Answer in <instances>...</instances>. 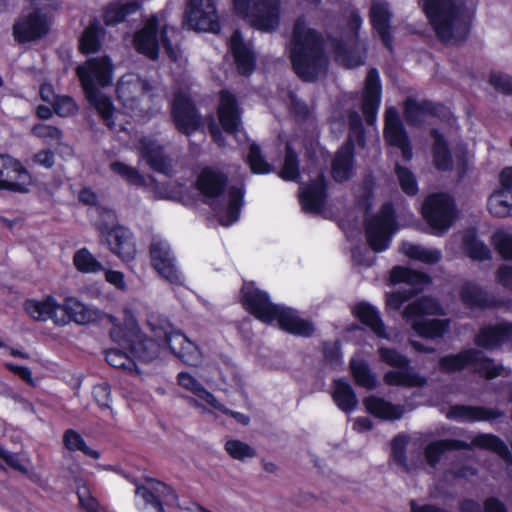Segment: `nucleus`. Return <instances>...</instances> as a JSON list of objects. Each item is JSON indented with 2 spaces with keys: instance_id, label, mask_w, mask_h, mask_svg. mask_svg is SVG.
I'll return each mask as SVG.
<instances>
[{
  "instance_id": "nucleus-1",
  "label": "nucleus",
  "mask_w": 512,
  "mask_h": 512,
  "mask_svg": "<svg viewBox=\"0 0 512 512\" xmlns=\"http://www.w3.org/2000/svg\"><path fill=\"white\" fill-rule=\"evenodd\" d=\"M437 37L444 43L464 41L470 28L475 5L456 0H419Z\"/></svg>"
},
{
  "instance_id": "nucleus-2",
  "label": "nucleus",
  "mask_w": 512,
  "mask_h": 512,
  "mask_svg": "<svg viewBox=\"0 0 512 512\" xmlns=\"http://www.w3.org/2000/svg\"><path fill=\"white\" fill-rule=\"evenodd\" d=\"M290 58L297 75L312 81L324 73L327 57L323 52V40L302 18L297 19L290 43Z\"/></svg>"
},
{
  "instance_id": "nucleus-3",
  "label": "nucleus",
  "mask_w": 512,
  "mask_h": 512,
  "mask_svg": "<svg viewBox=\"0 0 512 512\" xmlns=\"http://www.w3.org/2000/svg\"><path fill=\"white\" fill-rule=\"evenodd\" d=\"M76 73L87 100L101 116L105 125L113 129L117 112L111 99L99 90L112 82L113 66L110 59L105 56L90 58L77 67Z\"/></svg>"
},
{
  "instance_id": "nucleus-4",
  "label": "nucleus",
  "mask_w": 512,
  "mask_h": 512,
  "mask_svg": "<svg viewBox=\"0 0 512 512\" xmlns=\"http://www.w3.org/2000/svg\"><path fill=\"white\" fill-rule=\"evenodd\" d=\"M160 342L165 343L170 351L186 365L198 367L204 361V355L200 348L181 331L172 329L154 330V338H139L130 344V349L140 360L149 362L159 355Z\"/></svg>"
},
{
  "instance_id": "nucleus-5",
  "label": "nucleus",
  "mask_w": 512,
  "mask_h": 512,
  "mask_svg": "<svg viewBox=\"0 0 512 512\" xmlns=\"http://www.w3.org/2000/svg\"><path fill=\"white\" fill-rule=\"evenodd\" d=\"M243 301L246 309L264 323L277 320L281 329L304 337L314 332V326L310 321L299 317L298 313L291 308L271 303L267 293L261 290L245 287Z\"/></svg>"
},
{
  "instance_id": "nucleus-6",
  "label": "nucleus",
  "mask_w": 512,
  "mask_h": 512,
  "mask_svg": "<svg viewBox=\"0 0 512 512\" xmlns=\"http://www.w3.org/2000/svg\"><path fill=\"white\" fill-rule=\"evenodd\" d=\"M116 92L126 109L143 113L151 109L159 87L136 73H127L117 82Z\"/></svg>"
},
{
  "instance_id": "nucleus-7",
  "label": "nucleus",
  "mask_w": 512,
  "mask_h": 512,
  "mask_svg": "<svg viewBox=\"0 0 512 512\" xmlns=\"http://www.w3.org/2000/svg\"><path fill=\"white\" fill-rule=\"evenodd\" d=\"M441 313V307L436 300L429 297H423L414 303L408 305L403 317L411 323L413 330L421 337L436 338L444 334L448 327L445 320L418 319L422 315H436Z\"/></svg>"
},
{
  "instance_id": "nucleus-8",
  "label": "nucleus",
  "mask_w": 512,
  "mask_h": 512,
  "mask_svg": "<svg viewBox=\"0 0 512 512\" xmlns=\"http://www.w3.org/2000/svg\"><path fill=\"white\" fill-rule=\"evenodd\" d=\"M234 9L259 30L270 32L279 25V0H234Z\"/></svg>"
},
{
  "instance_id": "nucleus-9",
  "label": "nucleus",
  "mask_w": 512,
  "mask_h": 512,
  "mask_svg": "<svg viewBox=\"0 0 512 512\" xmlns=\"http://www.w3.org/2000/svg\"><path fill=\"white\" fill-rule=\"evenodd\" d=\"M440 367L447 372L470 367L474 372L487 379H493L503 371L502 365L496 364L492 359L477 349L464 350L455 355H448L440 359Z\"/></svg>"
},
{
  "instance_id": "nucleus-10",
  "label": "nucleus",
  "mask_w": 512,
  "mask_h": 512,
  "mask_svg": "<svg viewBox=\"0 0 512 512\" xmlns=\"http://www.w3.org/2000/svg\"><path fill=\"white\" fill-rule=\"evenodd\" d=\"M159 22L156 17H151L139 31L134 38V43L137 51L146 55L150 59H156L158 56L159 48L162 46L167 55L174 61L178 59L179 50L173 46L168 38L169 32H174L173 28L163 27L158 35Z\"/></svg>"
},
{
  "instance_id": "nucleus-11",
  "label": "nucleus",
  "mask_w": 512,
  "mask_h": 512,
  "mask_svg": "<svg viewBox=\"0 0 512 512\" xmlns=\"http://www.w3.org/2000/svg\"><path fill=\"white\" fill-rule=\"evenodd\" d=\"M378 354L381 361L396 368L388 371L383 380L387 385L404 387H422L427 379L409 366V360L395 349L380 347Z\"/></svg>"
},
{
  "instance_id": "nucleus-12",
  "label": "nucleus",
  "mask_w": 512,
  "mask_h": 512,
  "mask_svg": "<svg viewBox=\"0 0 512 512\" xmlns=\"http://www.w3.org/2000/svg\"><path fill=\"white\" fill-rule=\"evenodd\" d=\"M390 280L394 284L405 283L410 287L408 289H399L387 296V307L394 310H398L404 302L420 292L430 282L426 274L400 266L394 267L391 270Z\"/></svg>"
},
{
  "instance_id": "nucleus-13",
  "label": "nucleus",
  "mask_w": 512,
  "mask_h": 512,
  "mask_svg": "<svg viewBox=\"0 0 512 512\" xmlns=\"http://www.w3.org/2000/svg\"><path fill=\"white\" fill-rule=\"evenodd\" d=\"M183 23L198 32L218 33L220 31L219 16L212 0H189Z\"/></svg>"
},
{
  "instance_id": "nucleus-14",
  "label": "nucleus",
  "mask_w": 512,
  "mask_h": 512,
  "mask_svg": "<svg viewBox=\"0 0 512 512\" xmlns=\"http://www.w3.org/2000/svg\"><path fill=\"white\" fill-rule=\"evenodd\" d=\"M396 229L392 205L384 204L380 212L366 225V237L372 250L375 252L386 250Z\"/></svg>"
},
{
  "instance_id": "nucleus-15",
  "label": "nucleus",
  "mask_w": 512,
  "mask_h": 512,
  "mask_svg": "<svg viewBox=\"0 0 512 512\" xmlns=\"http://www.w3.org/2000/svg\"><path fill=\"white\" fill-rule=\"evenodd\" d=\"M32 176L16 158L0 154V189L14 193H27Z\"/></svg>"
},
{
  "instance_id": "nucleus-16",
  "label": "nucleus",
  "mask_w": 512,
  "mask_h": 512,
  "mask_svg": "<svg viewBox=\"0 0 512 512\" xmlns=\"http://www.w3.org/2000/svg\"><path fill=\"white\" fill-rule=\"evenodd\" d=\"M422 211L431 227L438 232L446 231L455 217L453 200L446 194L429 196L423 204Z\"/></svg>"
},
{
  "instance_id": "nucleus-17",
  "label": "nucleus",
  "mask_w": 512,
  "mask_h": 512,
  "mask_svg": "<svg viewBox=\"0 0 512 512\" xmlns=\"http://www.w3.org/2000/svg\"><path fill=\"white\" fill-rule=\"evenodd\" d=\"M150 255L153 267L164 279L173 284L182 283L181 273L165 240L154 237L150 246Z\"/></svg>"
},
{
  "instance_id": "nucleus-18",
  "label": "nucleus",
  "mask_w": 512,
  "mask_h": 512,
  "mask_svg": "<svg viewBox=\"0 0 512 512\" xmlns=\"http://www.w3.org/2000/svg\"><path fill=\"white\" fill-rule=\"evenodd\" d=\"M136 497L142 501L143 508L151 507L158 512H164V505L176 504V495L166 484L149 479L136 489Z\"/></svg>"
},
{
  "instance_id": "nucleus-19",
  "label": "nucleus",
  "mask_w": 512,
  "mask_h": 512,
  "mask_svg": "<svg viewBox=\"0 0 512 512\" xmlns=\"http://www.w3.org/2000/svg\"><path fill=\"white\" fill-rule=\"evenodd\" d=\"M171 115L176 128L187 135L195 131L200 124V118L196 113L194 105L190 101L189 96L184 92H177L175 94Z\"/></svg>"
},
{
  "instance_id": "nucleus-20",
  "label": "nucleus",
  "mask_w": 512,
  "mask_h": 512,
  "mask_svg": "<svg viewBox=\"0 0 512 512\" xmlns=\"http://www.w3.org/2000/svg\"><path fill=\"white\" fill-rule=\"evenodd\" d=\"M48 31L49 19L38 11L21 16L13 27V35L20 43L40 39Z\"/></svg>"
},
{
  "instance_id": "nucleus-21",
  "label": "nucleus",
  "mask_w": 512,
  "mask_h": 512,
  "mask_svg": "<svg viewBox=\"0 0 512 512\" xmlns=\"http://www.w3.org/2000/svg\"><path fill=\"white\" fill-rule=\"evenodd\" d=\"M140 156L156 172L171 176L172 160L164 153L163 146L152 137L145 136L139 140L137 147Z\"/></svg>"
},
{
  "instance_id": "nucleus-22",
  "label": "nucleus",
  "mask_w": 512,
  "mask_h": 512,
  "mask_svg": "<svg viewBox=\"0 0 512 512\" xmlns=\"http://www.w3.org/2000/svg\"><path fill=\"white\" fill-rule=\"evenodd\" d=\"M384 137L387 143L401 150L404 160L409 161L412 158V147L405 129L400 121L398 111L390 107L385 113Z\"/></svg>"
},
{
  "instance_id": "nucleus-23",
  "label": "nucleus",
  "mask_w": 512,
  "mask_h": 512,
  "mask_svg": "<svg viewBox=\"0 0 512 512\" xmlns=\"http://www.w3.org/2000/svg\"><path fill=\"white\" fill-rule=\"evenodd\" d=\"M227 180V176L221 171L206 167L197 177L196 189L205 203L213 205L214 201L223 194Z\"/></svg>"
},
{
  "instance_id": "nucleus-24",
  "label": "nucleus",
  "mask_w": 512,
  "mask_h": 512,
  "mask_svg": "<svg viewBox=\"0 0 512 512\" xmlns=\"http://www.w3.org/2000/svg\"><path fill=\"white\" fill-rule=\"evenodd\" d=\"M178 385L194 395L188 399L190 405L201 409L202 412L207 411L208 407H219L218 400L210 393L193 375L188 372H180L177 375Z\"/></svg>"
},
{
  "instance_id": "nucleus-25",
  "label": "nucleus",
  "mask_w": 512,
  "mask_h": 512,
  "mask_svg": "<svg viewBox=\"0 0 512 512\" xmlns=\"http://www.w3.org/2000/svg\"><path fill=\"white\" fill-rule=\"evenodd\" d=\"M105 241L112 253L123 262H130L136 256V246L132 233L121 226L114 227L105 234Z\"/></svg>"
},
{
  "instance_id": "nucleus-26",
  "label": "nucleus",
  "mask_w": 512,
  "mask_h": 512,
  "mask_svg": "<svg viewBox=\"0 0 512 512\" xmlns=\"http://www.w3.org/2000/svg\"><path fill=\"white\" fill-rule=\"evenodd\" d=\"M380 100L381 84L379 73L376 69H370L365 79L362 100V111L369 125H372L376 120Z\"/></svg>"
},
{
  "instance_id": "nucleus-27",
  "label": "nucleus",
  "mask_w": 512,
  "mask_h": 512,
  "mask_svg": "<svg viewBox=\"0 0 512 512\" xmlns=\"http://www.w3.org/2000/svg\"><path fill=\"white\" fill-rule=\"evenodd\" d=\"M24 308L27 314L37 321L52 319L58 325L67 323L64 317H58L57 311L61 309V304L52 296H47L42 300L29 299L25 302Z\"/></svg>"
},
{
  "instance_id": "nucleus-28",
  "label": "nucleus",
  "mask_w": 512,
  "mask_h": 512,
  "mask_svg": "<svg viewBox=\"0 0 512 512\" xmlns=\"http://www.w3.org/2000/svg\"><path fill=\"white\" fill-rule=\"evenodd\" d=\"M61 309L65 311L66 316L63 317L67 320V323L73 321L79 325H86L101 318L100 310L81 302L73 296L65 298L63 304H61Z\"/></svg>"
},
{
  "instance_id": "nucleus-29",
  "label": "nucleus",
  "mask_w": 512,
  "mask_h": 512,
  "mask_svg": "<svg viewBox=\"0 0 512 512\" xmlns=\"http://www.w3.org/2000/svg\"><path fill=\"white\" fill-rule=\"evenodd\" d=\"M392 13L389 4L383 0H373L370 8V18L374 29L380 36L383 44L391 49L392 37L390 34V19Z\"/></svg>"
},
{
  "instance_id": "nucleus-30",
  "label": "nucleus",
  "mask_w": 512,
  "mask_h": 512,
  "mask_svg": "<svg viewBox=\"0 0 512 512\" xmlns=\"http://www.w3.org/2000/svg\"><path fill=\"white\" fill-rule=\"evenodd\" d=\"M218 114L226 132L236 134L240 131V111L235 96L228 91L221 92Z\"/></svg>"
},
{
  "instance_id": "nucleus-31",
  "label": "nucleus",
  "mask_w": 512,
  "mask_h": 512,
  "mask_svg": "<svg viewBox=\"0 0 512 512\" xmlns=\"http://www.w3.org/2000/svg\"><path fill=\"white\" fill-rule=\"evenodd\" d=\"M229 48L234 55L240 73L250 74L254 69L255 56L250 45L243 41L239 31L232 34Z\"/></svg>"
},
{
  "instance_id": "nucleus-32",
  "label": "nucleus",
  "mask_w": 512,
  "mask_h": 512,
  "mask_svg": "<svg viewBox=\"0 0 512 512\" xmlns=\"http://www.w3.org/2000/svg\"><path fill=\"white\" fill-rule=\"evenodd\" d=\"M325 198V182L322 175H319L311 185L301 188L300 201L306 212H320L324 206Z\"/></svg>"
},
{
  "instance_id": "nucleus-33",
  "label": "nucleus",
  "mask_w": 512,
  "mask_h": 512,
  "mask_svg": "<svg viewBox=\"0 0 512 512\" xmlns=\"http://www.w3.org/2000/svg\"><path fill=\"white\" fill-rule=\"evenodd\" d=\"M512 336V323H500L481 329L475 342L478 346L493 349L504 343Z\"/></svg>"
},
{
  "instance_id": "nucleus-34",
  "label": "nucleus",
  "mask_w": 512,
  "mask_h": 512,
  "mask_svg": "<svg viewBox=\"0 0 512 512\" xmlns=\"http://www.w3.org/2000/svg\"><path fill=\"white\" fill-rule=\"evenodd\" d=\"M364 405L369 413L383 420H399L405 413L403 405L393 404L377 396L367 397Z\"/></svg>"
},
{
  "instance_id": "nucleus-35",
  "label": "nucleus",
  "mask_w": 512,
  "mask_h": 512,
  "mask_svg": "<svg viewBox=\"0 0 512 512\" xmlns=\"http://www.w3.org/2000/svg\"><path fill=\"white\" fill-rule=\"evenodd\" d=\"M352 141H347L336 153L332 163V176L337 182L348 180L353 173Z\"/></svg>"
},
{
  "instance_id": "nucleus-36",
  "label": "nucleus",
  "mask_w": 512,
  "mask_h": 512,
  "mask_svg": "<svg viewBox=\"0 0 512 512\" xmlns=\"http://www.w3.org/2000/svg\"><path fill=\"white\" fill-rule=\"evenodd\" d=\"M335 59L341 65L352 68L364 63V52L356 48L355 40L335 41Z\"/></svg>"
},
{
  "instance_id": "nucleus-37",
  "label": "nucleus",
  "mask_w": 512,
  "mask_h": 512,
  "mask_svg": "<svg viewBox=\"0 0 512 512\" xmlns=\"http://www.w3.org/2000/svg\"><path fill=\"white\" fill-rule=\"evenodd\" d=\"M447 416L459 421H481L499 418L502 416V413L482 407L453 406Z\"/></svg>"
},
{
  "instance_id": "nucleus-38",
  "label": "nucleus",
  "mask_w": 512,
  "mask_h": 512,
  "mask_svg": "<svg viewBox=\"0 0 512 512\" xmlns=\"http://www.w3.org/2000/svg\"><path fill=\"white\" fill-rule=\"evenodd\" d=\"M437 106L429 101L418 102L414 99H407L404 106L405 119L410 125L420 124L427 114H435L438 111Z\"/></svg>"
},
{
  "instance_id": "nucleus-39",
  "label": "nucleus",
  "mask_w": 512,
  "mask_h": 512,
  "mask_svg": "<svg viewBox=\"0 0 512 512\" xmlns=\"http://www.w3.org/2000/svg\"><path fill=\"white\" fill-rule=\"evenodd\" d=\"M243 190L231 187L228 190L227 206L223 212L218 213L219 222L223 226H229L239 218V212L243 201Z\"/></svg>"
},
{
  "instance_id": "nucleus-40",
  "label": "nucleus",
  "mask_w": 512,
  "mask_h": 512,
  "mask_svg": "<svg viewBox=\"0 0 512 512\" xmlns=\"http://www.w3.org/2000/svg\"><path fill=\"white\" fill-rule=\"evenodd\" d=\"M332 396L339 409L345 412L353 411L358 404V399L351 385L344 380L339 379L334 381Z\"/></svg>"
},
{
  "instance_id": "nucleus-41",
  "label": "nucleus",
  "mask_w": 512,
  "mask_h": 512,
  "mask_svg": "<svg viewBox=\"0 0 512 512\" xmlns=\"http://www.w3.org/2000/svg\"><path fill=\"white\" fill-rule=\"evenodd\" d=\"M355 314L359 320L368 326L378 337L387 338L384 324L374 307L366 303H361L355 307Z\"/></svg>"
},
{
  "instance_id": "nucleus-42",
  "label": "nucleus",
  "mask_w": 512,
  "mask_h": 512,
  "mask_svg": "<svg viewBox=\"0 0 512 512\" xmlns=\"http://www.w3.org/2000/svg\"><path fill=\"white\" fill-rule=\"evenodd\" d=\"M139 8L140 3L135 0L111 3L105 9V23L108 25L120 23L124 21L127 16L139 10Z\"/></svg>"
},
{
  "instance_id": "nucleus-43",
  "label": "nucleus",
  "mask_w": 512,
  "mask_h": 512,
  "mask_svg": "<svg viewBox=\"0 0 512 512\" xmlns=\"http://www.w3.org/2000/svg\"><path fill=\"white\" fill-rule=\"evenodd\" d=\"M488 210L496 217L512 215V193L496 189L488 198Z\"/></svg>"
},
{
  "instance_id": "nucleus-44",
  "label": "nucleus",
  "mask_w": 512,
  "mask_h": 512,
  "mask_svg": "<svg viewBox=\"0 0 512 512\" xmlns=\"http://www.w3.org/2000/svg\"><path fill=\"white\" fill-rule=\"evenodd\" d=\"M468 445L458 440H439L431 442L425 449V458L430 466H435L445 451L467 448Z\"/></svg>"
},
{
  "instance_id": "nucleus-45",
  "label": "nucleus",
  "mask_w": 512,
  "mask_h": 512,
  "mask_svg": "<svg viewBox=\"0 0 512 512\" xmlns=\"http://www.w3.org/2000/svg\"><path fill=\"white\" fill-rule=\"evenodd\" d=\"M401 251L411 259L419 260L427 264H435L442 258V253L438 249L426 248L420 245L404 242Z\"/></svg>"
},
{
  "instance_id": "nucleus-46",
  "label": "nucleus",
  "mask_w": 512,
  "mask_h": 512,
  "mask_svg": "<svg viewBox=\"0 0 512 512\" xmlns=\"http://www.w3.org/2000/svg\"><path fill=\"white\" fill-rule=\"evenodd\" d=\"M73 264L79 272L85 274L104 271L103 264L87 248H81L74 253Z\"/></svg>"
},
{
  "instance_id": "nucleus-47",
  "label": "nucleus",
  "mask_w": 512,
  "mask_h": 512,
  "mask_svg": "<svg viewBox=\"0 0 512 512\" xmlns=\"http://www.w3.org/2000/svg\"><path fill=\"white\" fill-rule=\"evenodd\" d=\"M431 136L434 139L433 143V158L435 166L440 170H449L452 167V157L449 152L446 141L437 130L431 131Z\"/></svg>"
},
{
  "instance_id": "nucleus-48",
  "label": "nucleus",
  "mask_w": 512,
  "mask_h": 512,
  "mask_svg": "<svg viewBox=\"0 0 512 512\" xmlns=\"http://www.w3.org/2000/svg\"><path fill=\"white\" fill-rule=\"evenodd\" d=\"M472 444L478 447L486 448L497 453L508 463H512V455L506 444L498 437L491 434H483L474 438Z\"/></svg>"
},
{
  "instance_id": "nucleus-49",
  "label": "nucleus",
  "mask_w": 512,
  "mask_h": 512,
  "mask_svg": "<svg viewBox=\"0 0 512 512\" xmlns=\"http://www.w3.org/2000/svg\"><path fill=\"white\" fill-rule=\"evenodd\" d=\"M107 363L129 374H138L137 366L133 358L120 349L112 348L106 352Z\"/></svg>"
},
{
  "instance_id": "nucleus-50",
  "label": "nucleus",
  "mask_w": 512,
  "mask_h": 512,
  "mask_svg": "<svg viewBox=\"0 0 512 512\" xmlns=\"http://www.w3.org/2000/svg\"><path fill=\"white\" fill-rule=\"evenodd\" d=\"M350 368L358 385L366 389L376 387L377 381L375 375L370 371L365 361L353 359L350 363Z\"/></svg>"
},
{
  "instance_id": "nucleus-51",
  "label": "nucleus",
  "mask_w": 512,
  "mask_h": 512,
  "mask_svg": "<svg viewBox=\"0 0 512 512\" xmlns=\"http://www.w3.org/2000/svg\"><path fill=\"white\" fill-rule=\"evenodd\" d=\"M64 446L70 451H81L86 456L97 459L99 452L89 448L83 437L73 429H68L63 435Z\"/></svg>"
},
{
  "instance_id": "nucleus-52",
  "label": "nucleus",
  "mask_w": 512,
  "mask_h": 512,
  "mask_svg": "<svg viewBox=\"0 0 512 512\" xmlns=\"http://www.w3.org/2000/svg\"><path fill=\"white\" fill-rule=\"evenodd\" d=\"M463 302L470 307H486L488 299L486 293L474 283H465L461 289Z\"/></svg>"
},
{
  "instance_id": "nucleus-53",
  "label": "nucleus",
  "mask_w": 512,
  "mask_h": 512,
  "mask_svg": "<svg viewBox=\"0 0 512 512\" xmlns=\"http://www.w3.org/2000/svg\"><path fill=\"white\" fill-rule=\"evenodd\" d=\"M247 163L251 171L256 174H266L274 170L272 165L264 159L260 147L255 143H252L249 147Z\"/></svg>"
},
{
  "instance_id": "nucleus-54",
  "label": "nucleus",
  "mask_w": 512,
  "mask_h": 512,
  "mask_svg": "<svg viewBox=\"0 0 512 512\" xmlns=\"http://www.w3.org/2000/svg\"><path fill=\"white\" fill-rule=\"evenodd\" d=\"M110 169L131 185L138 187L145 185L144 177L132 166L116 161L110 164Z\"/></svg>"
},
{
  "instance_id": "nucleus-55",
  "label": "nucleus",
  "mask_w": 512,
  "mask_h": 512,
  "mask_svg": "<svg viewBox=\"0 0 512 512\" xmlns=\"http://www.w3.org/2000/svg\"><path fill=\"white\" fill-rule=\"evenodd\" d=\"M464 249L473 260H485L490 257L489 248L472 234L464 236Z\"/></svg>"
},
{
  "instance_id": "nucleus-56",
  "label": "nucleus",
  "mask_w": 512,
  "mask_h": 512,
  "mask_svg": "<svg viewBox=\"0 0 512 512\" xmlns=\"http://www.w3.org/2000/svg\"><path fill=\"white\" fill-rule=\"evenodd\" d=\"M99 26L96 23L90 24L80 39V49L82 52L89 54L94 53L99 48Z\"/></svg>"
},
{
  "instance_id": "nucleus-57",
  "label": "nucleus",
  "mask_w": 512,
  "mask_h": 512,
  "mask_svg": "<svg viewBox=\"0 0 512 512\" xmlns=\"http://www.w3.org/2000/svg\"><path fill=\"white\" fill-rule=\"evenodd\" d=\"M225 450L234 459L244 461L255 457V450L248 444L240 440H228L225 444Z\"/></svg>"
},
{
  "instance_id": "nucleus-58",
  "label": "nucleus",
  "mask_w": 512,
  "mask_h": 512,
  "mask_svg": "<svg viewBox=\"0 0 512 512\" xmlns=\"http://www.w3.org/2000/svg\"><path fill=\"white\" fill-rule=\"evenodd\" d=\"M279 175L281 178L290 181H295L299 178L298 159L289 145L286 147L284 165Z\"/></svg>"
},
{
  "instance_id": "nucleus-59",
  "label": "nucleus",
  "mask_w": 512,
  "mask_h": 512,
  "mask_svg": "<svg viewBox=\"0 0 512 512\" xmlns=\"http://www.w3.org/2000/svg\"><path fill=\"white\" fill-rule=\"evenodd\" d=\"M395 172L402 190L408 195H415L418 191V186L414 174L409 169L398 164L395 167Z\"/></svg>"
},
{
  "instance_id": "nucleus-60",
  "label": "nucleus",
  "mask_w": 512,
  "mask_h": 512,
  "mask_svg": "<svg viewBox=\"0 0 512 512\" xmlns=\"http://www.w3.org/2000/svg\"><path fill=\"white\" fill-rule=\"evenodd\" d=\"M407 443L408 438L405 435H398L392 441V457L394 461L406 472L410 471L405 455Z\"/></svg>"
},
{
  "instance_id": "nucleus-61",
  "label": "nucleus",
  "mask_w": 512,
  "mask_h": 512,
  "mask_svg": "<svg viewBox=\"0 0 512 512\" xmlns=\"http://www.w3.org/2000/svg\"><path fill=\"white\" fill-rule=\"evenodd\" d=\"M494 246L504 259H512V234L498 231L492 237Z\"/></svg>"
},
{
  "instance_id": "nucleus-62",
  "label": "nucleus",
  "mask_w": 512,
  "mask_h": 512,
  "mask_svg": "<svg viewBox=\"0 0 512 512\" xmlns=\"http://www.w3.org/2000/svg\"><path fill=\"white\" fill-rule=\"evenodd\" d=\"M32 133L45 141H60L62 137V132L54 126L46 125V124H36L32 127Z\"/></svg>"
},
{
  "instance_id": "nucleus-63",
  "label": "nucleus",
  "mask_w": 512,
  "mask_h": 512,
  "mask_svg": "<svg viewBox=\"0 0 512 512\" xmlns=\"http://www.w3.org/2000/svg\"><path fill=\"white\" fill-rule=\"evenodd\" d=\"M53 107L55 113L62 117L71 116L77 111L76 103L69 96H58L53 103Z\"/></svg>"
},
{
  "instance_id": "nucleus-64",
  "label": "nucleus",
  "mask_w": 512,
  "mask_h": 512,
  "mask_svg": "<svg viewBox=\"0 0 512 512\" xmlns=\"http://www.w3.org/2000/svg\"><path fill=\"white\" fill-rule=\"evenodd\" d=\"M491 85L506 95L512 94V77L503 73H493L490 77Z\"/></svg>"
}]
</instances>
